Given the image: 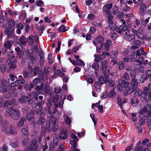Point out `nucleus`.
<instances>
[{"label":"nucleus","mask_w":151,"mask_h":151,"mask_svg":"<svg viewBox=\"0 0 151 151\" xmlns=\"http://www.w3.org/2000/svg\"><path fill=\"white\" fill-rule=\"evenodd\" d=\"M9 77L10 78V80L12 81H13L17 79V77L14 75L10 74L9 75Z\"/></svg>","instance_id":"60"},{"label":"nucleus","mask_w":151,"mask_h":151,"mask_svg":"<svg viewBox=\"0 0 151 151\" xmlns=\"http://www.w3.org/2000/svg\"><path fill=\"white\" fill-rule=\"evenodd\" d=\"M97 42L100 43H102L104 41V38L101 36L98 37L97 39Z\"/></svg>","instance_id":"61"},{"label":"nucleus","mask_w":151,"mask_h":151,"mask_svg":"<svg viewBox=\"0 0 151 151\" xmlns=\"http://www.w3.org/2000/svg\"><path fill=\"white\" fill-rule=\"evenodd\" d=\"M28 99L29 98L27 96H23L20 98L19 101L22 103H24L28 101Z\"/></svg>","instance_id":"36"},{"label":"nucleus","mask_w":151,"mask_h":151,"mask_svg":"<svg viewBox=\"0 0 151 151\" xmlns=\"http://www.w3.org/2000/svg\"><path fill=\"white\" fill-rule=\"evenodd\" d=\"M27 41L26 39L25 38L24 36H22L20 38L19 42L23 45L25 44Z\"/></svg>","instance_id":"38"},{"label":"nucleus","mask_w":151,"mask_h":151,"mask_svg":"<svg viewBox=\"0 0 151 151\" xmlns=\"http://www.w3.org/2000/svg\"><path fill=\"white\" fill-rule=\"evenodd\" d=\"M38 94L35 92H33L30 93L31 98L33 99L34 101L38 99Z\"/></svg>","instance_id":"27"},{"label":"nucleus","mask_w":151,"mask_h":151,"mask_svg":"<svg viewBox=\"0 0 151 151\" xmlns=\"http://www.w3.org/2000/svg\"><path fill=\"white\" fill-rule=\"evenodd\" d=\"M107 16V20L108 22L109 23L111 22H113V15L109 13L108 14Z\"/></svg>","instance_id":"41"},{"label":"nucleus","mask_w":151,"mask_h":151,"mask_svg":"<svg viewBox=\"0 0 151 151\" xmlns=\"http://www.w3.org/2000/svg\"><path fill=\"white\" fill-rule=\"evenodd\" d=\"M12 42L11 41H7L4 44L5 48L9 49L12 45Z\"/></svg>","instance_id":"34"},{"label":"nucleus","mask_w":151,"mask_h":151,"mask_svg":"<svg viewBox=\"0 0 151 151\" xmlns=\"http://www.w3.org/2000/svg\"><path fill=\"white\" fill-rule=\"evenodd\" d=\"M125 34V35L124 36V38L128 41H131L135 38V36L132 34H129L128 32H126Z\"/></svg>","instance_id":"13"},{"label":"nucleus","mask_w":151,"mask_h":151,"mask_svg":"<svg viewBox=\"0 0 151 151\" xmlns=\"http://www.w3.org/2000/svg\"><path fill=\"white\" fill-rule=\"evenodd\" d=\"M136 62H138L139 63L142 64L144 63V60L143 57L140 56L138 58V60H136Z\"/></svg>","instance_id":"46"},{"label":"nucleus","mask_w":151,"mask_h":151,"mask_svg":"<svg viewBox=\"0 0 151 151\" xmlns=\"http://www.w3.org/2000/svg\"><path fill=\"white\" fill-rule=\"evenodd\" d=\"M63 118L65 123L70 126V123L72 122L71 119L67 115L65 114L63 115Z\"/></svg>","instance_id":"22"},{"label":"nucleus","mask_w":151,"mask_h":151,"mask_svg":"<svg viewBox=\"0 0 151 151\" xmlns=\"http://www.w3.org/2000/svg\"><path fill=\"white\" fill-rule=\"evenodd\" d=\"M45 119L44 117H40L38 121V123L39 125H42L45 123Z\"/></svg>","instance_id":"43"},{"label":"nucleus","mask_w":151,"mask_h":151,"mask_svg":"<svg viewBox=\"0 0 151 151\" xmlns=\"http://www.w3.org/2000/svg\"><path fill=\"white\" fill-rule=\"evenodd\" d=\"M131 102L132 106H135L138 103L139 101L136 98L134 97L131 100Z\"/></svg>","instance_id":"30"},{"label":"nucleus","mask_w":151,"mask_h":151,"mask_svg":"<svg viewBox=\"0 0 151 151\" xmlns=\"http://www.w3.org/2000/svg\"><path fill=\"white\" fill-rule=\"evenodd\" d=\"M131 84L133 88L136 89L137 88L138 86V83L135 79H132Z\"/></svg>","instance_id":"32"},{"label":"nucleus","mask_w":151,"mask_h":151,"mask_svg":"<svg viewBox=\"0 0 151 151\" xmlns=\"http://www.w3.org/2000/svg\"><path fill=\"white\" fill-rule=\"evenodd\" d=\"M134 94L136 96H140L142 95V92L141 91L138 90L136 91L135 92Z\"/></svg>","instance_id":"55"},{"label":"nucleus","mask_w":151,"mask_h":151,"mask_svg":"<svg viewBox=\"0 0 151 151\" xmlns=\"http://www.w3.org/2000/svg\"><path fill=\"white\" fill-rule=\"evenodd\" d=\"M26 120L25 118L24 117L21 118L20 121L17 123V125L19 127H22L24 125V122Z\"/></svg>","instance_id":"33"},{"label":"nucleus","mask_w":151,"mask_h":151,"mask_svg":"<svg viewBox=\"0 0 151 151\" xmlns=\"http://www.w3.org/2000/svg\"><path fill=\"white\" fill-rule=\"evenodd\" d=\"M134 44L136 46L139 47L140 46L141 42L139 40H135L133 41Z\"/></svg>","instance_id":"62"},{"label":"nucleus","mask_w":151,"mask_h":151,"mask_svg":"<svg viewBox=\"0 0 151 151\" xmlns=\"http://www.w3.org/2000/svg\"><path fill=\"white\" fill-rule=\"evenodd\" d=\"M94 56L95 57L94 59L95 62H99L100 60L101 55H99L96 56L95 55H94Z\"/></svg>","instance_id":"51"},{"label":"nucleus","mask_w":151,"mask_h":151,"mask_svg":"<svg viewBox=\"0 0 151 151\" xmlns=\"http://www.w3.org/2000/svg\"><path fill=\"white\" fill-rule=\"evenodd\" d=\"M14 28H7L4 31V33L6 35H8V38H11L14 36Z\"/></svg>","instance_id":"10"},{"label":"nucleus","mask_w":151,"mask_h":151,"mask_svg":"<svg viewBox=\"0 0 151 151\" xmlns=\"http://www.w3.org/2000/svg\"><path fill=\"white\" fill-rule=\"evenodd\" d=\"M34 117V115L32 113L30 112L27 114V118L28 120H30Z\"/></svg>","instance_id":"49"},{"label":"nucleus","mask_w":151,"mask_h":151,"mask_svg":"<svg viewBox=\"0 0 151 151\" xmlns=\"http://www.w3.org/2000/svg\"><path fill=\"white\" fill-rule=\"evenodd\" d=\"M9 88L8 84L6 81L3 80L2 81L0 87V92L4 93L6 92Z\"/></svg>","instance_id":"6"},{"label":"nucleus","mask_w":151,"mask_h":151,"mask_svg":"<svg viewBox=\"0 0 151 151\" xmlns=\"http://www.w3.org/2000/svg\"><path fill=\"white\" fill-rule=\"evenodd\" d=\"M147 52L144 51L143 47L141 48L139 50H137L136 53V56H139L141 55H146Z\"/></svg>","instance_id":"20"},{"label":"nucleus","mask_w":151,"mask_h":151,"mask_svg":"<svg viewBox=\"0 0 151 151\" xmlns=\"http://www.w3.org/2000/svg\"><path fill=\"white\" fill-rule=\"evenodd\" d=\"M50 121L47 120L46 121V129L48 130V132L50 131Z\"/></svg>","instance_id":"58"},{"label":"nucleus","mask_w":151,"mask_h":151,"mask_svg":"<svg viewBox=\"0 0 151 151\" xmlns=\"http://www.w3.org/2000/svg\"><path fill=\"white\" fill-rule=\"evenodd\" d=\"M94 87L96 90L98 92H100L101 90V86L100 83L97 81H96L94 84Z\"/></svg>","instance_id":"31"},{"label":"nucleus","mask_w":151,"mask_h":151,"mask_svg":"<svg viewBox=\"0 0 151 151\" xmlns=\"http://www.w3.org/2000/svg\"><path fill=\"white\" fill-rule=\"evenodd\" d=\"M43 86V84L42 83L40 86H36L35 90L36 91H37V93L38 94H41L42 93Z\"/></svg>","instance_id":"25"},{"label":"nucleus","mask_w":151,"mask_h":151,"mask_svg":"<svg viewBox=\"0 0 151 151\" xmlns=\"http://www.w3.org/2000/svg\"><path fill=\"white\" fill-rule=\"evenodd\" d=\"M107 63L106 60H104L102 63V68L104 72V77L100 76L98 79V82L101 85L105 83H109L108 85L109 87H113L114 84V82L110 80L109 78V71L107 69Z\"/></svg>","instance_id":"1"},{"label":"nucleus","mask_w":151,"mask_h":151,"mask_svg":"<svg viewBox=\"0 0 151 151\" xmlns=\"http://www.w3.org/2000/svg\"><path fill=\"white\" fill-rule=\"evenodd\" d=\"M147 78V76H142L140 78V81L141 83H143L145 81H146Z\"/></svg>","instance_id":"63"},{"label":"nucleus","mask_w":151,"mask_h":151,"mask_svg":"<svg viewBox=\"0 0 151 151\" xmlns=\"http://www.w3.org/2000/svg\"><path fill=\"white\" fill-rule=\"evenodd\" d=\"M68 29L65 28V27L64 25H62L58 28V30L62 32H63L67 31Z\"/></svg>","instance_id":"37"},{"label":"nucleus","mask_w":151,"mask_h":151,"mask_svg":"<svg viewBox=\"0 0 151 151\" xmlns=\"http://www.w3.org/2000/svg\"><path fill=\"white\" fill-rule=\"evenodd\" d=\"M118 54V52L116 51H112L110 52V57L111 58H114L115 57V56Z\"/></svg>","instance_id":"48"},{"label":"nucleus","mask_w":151,"mask_h":151,"mask_svg":"<svg viewBox=\"0 0 151 151\" xmlns=\"http://www.w3.org/2000/svg\"><path fill=\"white\" fill-rule=\"evenodd\" d=\"M111 43L110 40H108L106 43L103 44L102 46L103 49L106 51H109Z\"/></svg>","instance_id":"17"},{"label":"nucleus","mask_w":151,"mask_h":151,"mask_svg":"<svg viewBox=\"0 0 151 151\" xmlns=\"http://www.w3.org/2000/svg\"><path fill=\"white\" fill-rule=\"evenodd\" d=\"M146 108V109L147 111L148 110V111L149 113H148L147 114H146L144 116L145 117H148L150 116V113H151V104H148L146 106H145Z\"/></svg>","instance_id":"24"},{"label":"nucleus","mask_w":151,"mask_h":151,"mask_svg":"<svg viewBox=\"0 0 151 151\" xmlns=\"http://www.w3.org/2000/svg\"><path fill=\"white\" fill-rule=\"evenodd\" d=\"M99 63H95L91 65L92 68L95 70H97L99 68Z\"/></svg>","instance_id":"42"},{"label":"nucleus","mask_w":151,"mask_h":151,"mask_svg":"<svg viewBox=\"0 0 151 151\" xmlns=\"http://www.w3.org/2000/svg\"><path fill=\"white\" fill-rule=\"evenodd\" d=\"M136 89H134L133 87H128L125 90L124 92V96H127L129 94H131Z\"/></svg>","instance_id":"18"},{"label":"nucleus","mask_w":151,"mask_h":151,"mask_svg":"<svg viewBox=\"0 0 151 151\" xmlns=\"http://www.w3.org/2000/svg\"><path fill=\"white\" fill-rule=\"evenodd\" d=\"M8 59L7 61L8 63L9 61H13V60L12 59H14V56L13 54V52H8Z\"/></svg>","instance_id":"28"},{"label":"nucleus","mask_w":151,"mask_h":151,"mask_svg":"<svg viewBox=\"0 0 151 151\" xmlns=\"http://www.w3.org/2000/svg\"><path fill=\"white\" fill-rule=\"evenodd\" d=\"M36 4L38 6H40L44 4L43 2L41 0H38L36 1Z\"/></svg>","instance_id":"54"},{"label":"nucleus","mask_w":151,"mask_h":151,"mask_svg":"<svg viewBox=\"0 0 151 151\" xmlns=\"http://www.w3.org/2000/svg\"><path fill=\"white\" fill-rule=\"evenodd\" d=\"M33 74L34 75H36L39 73V69L37 66H35L33 69Z\"/></svg>","instance_id":"45"},{"label":"nucleus","mask_w":151,"mask_h":151,"mask_svg":"<svg viewBox=\"0 0 151 151\" xmlns=\"http://www.w3.org/2000/svg\"><path fill=\"white\" fill-rule=\"evenodd\" d=\"M32 106L33 108H35L36 110L39 111H41L42 109V107L37 104L34 103L32 105Z\"/></svg>","instance_id":"35"},{"label":"nucleus","mask_w":151,"mask_h":151,"mask_svg":"<svg viewBox=\"0 0 151 151\" xmlns=\"http://www.w3.org/2000/svg\"><path fill=\"white\" fill-rule=\"evenodd\" d=\"M28 126L25 125L24 127L21 129V131L22 134L25 136H28L29 134V132L28 129Z\"/></svg>","instance_id":"21"},{"label":"nucleus","mask_w":151,"mask_h":151,"mask_svg":"<svg viewBox=\"0 0 151 151\" xmlns=\"http://www.w3.org/2000/svg\"><path fill=\"white\" fill-rule=\"evenodd\" d=\"M119 70H122L124 69V64L123 62H120L119 63Z\"/></svg>","instance_id":"52"},{"label":"nucleus","mask_w":151,"mask_h":151,"mask_svg":"<svg viewBox=\"0 0 151 151\" xmlns=\"http://www.w3.org/2000/svg\"><path fill=\"white\" fill-rule=\"evenodd\" d=\"M112 6V4H106L103 7L102 10L104 12L106 13V14H108L109 13V10Z\"/></svg>","instance_id":"15"},{"label":"nucleus","mask_w":151,"mask_h":151,"mask_svg":"<svg viewBox=\"0 0 151 151\" xmlns=\"http://www.w3.org/2000/svg\"><path fill=\"white\" fill-rule=\"evenodd\" d=\"M76 63L78 65H82L83 67L85 64V63L80 59L77 60H76Z\"/></svg>","instance_id":"47"},{"label":"nucleus","mask_w":151,"mask_h":151,"mask_svg":"<svg viewBox=\"0 0 151 151\" xmlns=\"http://www.w3.org/2000/svg\"><path fill=\"white\" fill-rule=\"evenodd\" d=\"M44 53L41 50H39L38 55L40 57L39 62L40 64H43L45 62L44 57Z\"/></svg>","instance_id":"14"},{"label":"nucleus","mask_w":151,"mask_h":151,"mask_svg":"<svg viewBox=\"0 0 151 151\" xmlns=\"http://www.w3.org/2000/svg\"><path fill=\"white\" fill-rule=\"evenodd\" d=\"M8 24L10 28L13 27L15 25V22L13 20H10L8 22Z\"/></svg>","instance_id":"44"},{"label":"nucleus","mask_w":151,"mask_h":151,"mask_svg":"<svg viewBox=\"0 0 151 151\" xmlns=\"http://www.w3.org/2000/svg\"><path fill=\"white\" fill-rule=\"evenodd\" d=\"M43 90L44 92L46 93L49 92L50 90V87L48 85H45V86L43 88Z\"/></svg>","instance_id":"57"},{"label":"nucleus","mask_w":151,"mask_h":151,"mask_svg":"<svg viewBox=\"0 0 151 151\" xmlns=\"http://www.w3.org/2000/svg\"><path fill=\"white\" fill-rule=\"evenodd\" d=\"M122 78L123 79H125L127 81L129 79V77L128 73L126 72H124L122 76Z\"/></svg>","instance_id":"39"},{"label":"nucleus","mask_w":151,"mask_h":151,"mask_svg":"<svg viewBox=\"0 0 151 151\" xmlns=\"http://www.w3.org/2000/svg\"><path fill=\"white\" fill-rule=\"evenodd\" d=\"M40 80L39 78H36L34 79L33 80V83L37 84L40 82Z\"/></svg>","instance_id":"64"},{"label":"nucleus","mask_w":151,"mask_h":151,"mask_svg":"<svg viewBox=\"0 0 151 151\" xmlns=\"http://www.w3.org/2000/svg\"><path fill=\"white\" fill-rule=\"evenodd\" d=\"M145 73H146V76H147V78L148 77L150 80H151V70H147Z\"/></svg>","instance_id":"53"},{"label":"nucleus","mask_w":151,"mask_h":151,"mask_svg":"<svg viewBox=\"0 0 151 151\" xmlns=\"http://www.w3.org/2000/svg\"><path fill=\"white\" fill-rule=\"evenodd\" d=\"M132 119V120L134 122H136L137 120V117L136 116V114L135 113H131Z\"/></svg>","instance_id":"56"},{"label":"nucleus","mask_w":151,"mask_h":151,"mask_svg":"<svg viewBox=\"0 0 151 151\" xmlns=\"http://www.w3.org/2000/svg\"><path fill=\"white\" fill-rule=\"evenodd\" d=\"M31 49L32 52L35 53H37L38 51V48L37 45H32Z\"/></svg>","instance_id":"40"},{"label":"nucleus","mask_w":151,"mask_h":151,"mask_svg":"<svg viewBox=\"0 0 151 151\" xmlns=\"http://www.w3.org/2000/svg\"><path fill=\"white\" fill-rule=\"evenodd\" d=\"M147 111L146 107L144 106L142 109L139 111V114L142 115L145 113H146Z\"/></svg>","instance_id":"50"},{"label":"nucleus","mask_w":151,"mask_h":151,"mask_svg":"<svg viewBox=\"0 0 151 151\" xmlns=\"http://www.w3.org/2000/svg\"><path fill=\"white\" fill-rule=\"evenodd\" d=\"M7 113L9 114L11 117L14 120H18L20 117V114L19 111L11 107L7 108L6 109Z\"/></svg>","instance_id":"3"},{"label":"nucleus","mask_w":151,"mask_h":151,"mask_svg":"<svg viewBox=\"0 0 151 151\" xmlns=\"http://www.w3.org/2000/svg\"><path fill=\"white\" fill-rule=\"evenodd\" d=\"M68 134L65 130H63L59 135V138L60 139H65L67 138Z\"/></svg>","instance_id":"19"},{"label":"nucleus","mask_w":151,"mask_h":151,"mask_svg":"<svg viewBox=\"0 0 151 151\" xmlns=\"http://www.w3.org/2000/svg\"><path fill=\"white\" fill-rule=\"evenodd\" d=\"M2 130L6 134H17V131L14 127L9 126L6 122H5L2 124Z\"/></svg>","instance_id":"4"},{"label":"nucleus","mask_w":151,"mask_h":151,"mask_svg":"<svg viewBox=\"0 0 151 151\" xmlns=\"http://www.w3.org/2000/svg\"><path fill=\"white\" fill-rule=\"evenodd\" d=\"M142 94L144 96H142L141 98V100L143 102H147L151 100V92L150 91L149 89L147 87L143 88Z\"/></svg>","instance_id":"5"},{"label":"nucleus","mask_w":151,"mask_h":151,"mask_svg":"<svg viewBox=\"0 0 151 151\" xmlns=\"http://www.w3.org/2000/svg\"><path fill=\"white\" fill-rule=\"evenodd\" d=\"M147 9L146 5L145 4H142L140 6L139 14L141 16H143L148 14V11Z\"/></svg>","instance_id":"7"},{"label":"nucleus","mask_w":151,"mask_h":151,"mask_svg":"<svg viewBox=\"0 0 151 151\" xmlns=\"http://www.w3.org/2000/svg\"><path fill=\"white\" fill-rule=\"evenodd\" d=\"M47 109V111H48L47 113H48L49 114L51 115V117L50 116V120L52 125H55V126H57L58 125V120L56 118L54 117L53 116V113L52 112L50 111V107L49 106L48 108Z\"/></svg>","instance_id":"8"},{"label":"nucleus","mask_w":151,"mask_h":151,"mask_svg":"<svg viewBox=\"0 0 151 151\" xmlns=\"http://www.w3.org/2000/svg\"><path fill=\"white\" fill-rule=\"evenodd\" d=\"M120 84L122 85L123 88H127L130 85V83L128 81H122L120 82Z\"/></svg>","instance_id":"29"},{"label":"nucleus","mask_w":151,"mask_h":151,"mask_svg":"<svg viewBox=\"0 0 151 151\" xmlns=\"http://www.w3.org/2000/svg\"><path fill=\"white\" fill-rule=\"evenodd\" d=\"M58 138H55L53 139V144H51L49 147L50 151H52L54 148L55 146L58 145Z\"/></svg>","instance_id":"16"},{"label":"nucleus","mask_w":151,"mask_h":151,"mask_svg":"<svg viewBox=\"0 0 151 151\" xmlns=\"http://www.w3.org/2000/svg\"><path fill=\"white\" fill-rule=\"evenodd\" d=\"M119 22L121 24H122L119 27L117 28L113 22L109 23V27L111 30L114 31L115 30L116 32L121 34L122 32L126 31L128 30V26L125 25L126 22L124 19H121Z\"/></svg>","instance_id":"2"},{"label":"nucleus","mask_w":151,"mask_h":151,"mask_svg":"<svg viewBox=\"0 0 151 151\" xmlns=\"http://www.w3.org/2000/svg\"><path fill=\"white\" fill-rule=\"evenodd\" d=\"M135 69L137 70L142 73L144 72L143 66L141 64H136L135 65Z\"/></svg>","instance_id":"23"},{"label":"nucleus","mask_w":151,"mask_h":151,"mask_svg":"<svg viewBox=\"0 0 151 151\" xmlns=\"http://www.w3.org/2000/svg\"><path fill=\"white\" fill-rule=\"evenodd\" d=\"M29 146L31 148H32V150L35 151H37L38 147L37 141L35 139L32 140Z\"/></svg>","instance_id":"11"},{"label":"nucleus","mask_w":151,"mask_h":151,"mask_svg":"<svg viewBox=\"0 0 151 151\" xmlns=\"http://www.w3.org/2000/svg\"><path fill=\"white\" fill-rule=\"evenodd\" d=\"M27 55L32 63L35 64L37 60L38 57L36 54H30L28 52Z\"/></svg>","instance_id":"9"},{"label":"nucleus","mask_w":151,"mask_h":151,"mask_svg":"<svg viewBox=\"0 0 151 151\" xmlns=\"http://www.w3.org/2000/svg\"><path fill=\"white\" fill-rule=\"evenodd\" d=\"M29 142V139L26 137L24 138L22 141V144L23 145H27L28 143Z\"/></svg>","instance_id":"59"},{"label":"nucleus","mask_w":151,"mask_h":151,"mask_svg":"<svg viewBox=\"0 0 151 151\" xmlns=\"http://www.w3.org/2000/svg\"><path fill=\"white\" fill-rule=\"evenodd\" d=\"M65 96L64 95H62L61 96V99L62 100L60 101V102L58 104H55L56 106L58 107L62 105V107H63V104L64 102L63 100L65 99Z\"/></svg>","instance_id":"26"},{"label":"nucleus","mask_w":151,"mask_h":151,"mask_svg":"<svg viewBox=\"0 0 151 151\" xmlns=\"http://www.w3.org/2000/svg\"><path fill=\"white\" fill-rule=\"evenodd\" d=\"M71 137L73 139V140H70V144L73 148H75L76 147L77 142L78 141L77 137L75 134H72L71 135Z\"/></svg>","instance_id":"12"}]
</instances>
